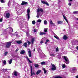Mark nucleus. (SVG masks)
Returning a JSON list of instances; mask_svg holds the SVG:
<instances>
[{
    "mask_svg": "<svg viewBox=\"0 0 78 78\" xmlns=\"http://www.w3.org/2000/svg\"><path fill=\"white\" fill-rule=\"evenodd\" d=\"M62 58L66 61V62H65V63L67 64H68L69 63V59L67 57L63 56Z\"/></svg>",
    "mask_w": 78,
    "mask_h": 78,
    "instance_id": "1",
    "label": "nucleus"
},
{
    "mask_svg": "<svg viewBox=\"0 0 78 78\" xmlns=\"http://www.w3.org/2000/svg\"><path fill=\"white\" fill-rule=\"evenodd\" d=\"M11 42H7L6 43L5 48H9V47L11 46Z\"/></svg>",
    "mask_w": 78,
    "mask_h": 78,
    "instance_id": "2",
    "label": "nucleus"
},
{
    "mask_svg": "<svg viewBox=\"0 0 78 78\" xmlns=\"http://www.w3.org/2000/svg\"><path fill=\"white\" fill-rule=\"evenodd\" d=\"M8 28L9 29V33L11 34L12 37L13 34H12V32L13 31V29L10 27H9Z\"/></svg>",
    "mask_w": 78,
    "mask_h": 78,
    "instance_id": "3",
    "label": "nucleus"
},
{
    "mask_svg": "<svg viewBox=\"0 0 78 78\" xmlns=\"http://www.w3.org/2000/svg\"><path fill=\"white\" fill-rule=\"evenodd\" d=\"M51 65L52 66V68L51 69V70H56V67L55 65L54 64H53L52 63H51Z\"/></svg>",
    "mask_w": 78,
    "mask_h": 78,
    "instance_id": "4",
    "label": "nucleus"
},
{
    "mask_svg": "<svg viewBox=\"0 0 78 78\" xmlns=\"http://www.w3.org/2000/svg\"><path fill=\"white\" fill-rule=\"evenodd\" d=\"M20 28H27H27H28V27L27 26H26V24H24V25H23L22 24V23H20Z\"/></svg>",
    "mask_w": 78,
    "mask_h": 78,
    "instance_id": "5",
    "label": "nucleus"
},
{
    "mask_svg": "<svg viewBox=\"0 0 78 78\" xmlns=\"http://www.w3.org/2000/svg\"><path fill=\"white\" fill-rule=\"evenodd\" d=\"M30 10L29 9H27V16L28 17V19L29 20L30 19Z\"/></svg>",
    "mask_w": 78,
    "mask_h": 78,
    "instance_id": "6",
    "label": "nucleus"
},
{
    "mask_svg": "<svg viewBox=\"0 0 78 78\" xmlns=\"http://www.w3.org/2000/svg\"><path fill=\"white\" fill-rule=\"evenodd\" d=\"M40 11H41V12H44L43 9H42L41 8H38L37 10V12H39Z\"/></svg>",
    "mask_w": 78,
    "mask_h": 78,
    "instance_id": "7",
    "label": "nucleus"
},
{
    "mask_svg": "<svg viewBox=\"0 0 78 78\" xmlns=\"http://www.w3.org/2000/svg\"><path fill=\"white\" fill-rule=\"evenodd\" d=\"M16 11H17L18 14H22V10H21V9H16Z\"/></svg>",
    "mask_w": 78,
    "mask_h": 78,
    "instance_id": "8",
    "label": "nucleus"
},
{
    "mask_svg": "<svg viewBox=\"0 0 78 78\" xmlns=\"http://www.w3.org/2000/svg\"><path fill=\"white\" fill-rule=\"evenodd\" d=\"M41 3H43V4H45L47 6H49V4H48V3L46 1L44 2V1H41Z\"/></svg>",
    "mask_w": 78,
    "mask_h": 78,
    "instance_id": "9",
    "label": "nucleus"
},
{
    "mask_svg": "<svg viewBox=\"0 0 78 78\" xmlns=\"http://www.w3.org/2000/svg\"><path fill=\"white\" fill-rule=\"evenodd\" d=\"M42 14H41V12H37V15L36 17H37V18H39V16H41Z\"/></svg>",
    "mask_w": 78,
    "mask_h": 78,
    "instance_id": "10",
    "label": "nucleus"
},
{
    "mask_svg": "<svg viewBox=\"0 0 78 78\" xmlns=\"http://www.w3.org/2000/svg\"><path fill=\"white\" fill-rule=\"evenodd\" d=\"M28 4V2H25V1H22V3L21 4V5H27Z\"/></svg>",
    "mask_w": 78,
    "mask_h": 78,
    "instance_id": "11",
    "label": "nucleus"
},
{
    "mask_svg": "<svg viewBox=\"0 0 78 78\" xmlns=\"http://www.w3.org/2000/svg\"><path fill=\"white\" fill-rule=\"evenodd\" d=\"M12 36H15L16 35V37H20V36L18 34H17V32H15L14 33V34H12Z\"/></svg>",
    "mask_w": 78,
    "mask_h": 78,
    "instance_id": "12",
    "label": "nucleus"
},
{
    "mask_svg": "<svg viewBox=\"0 0 78 78\" xmlns=\"http://www.w3.org/2000/svg\"><path fill=\"white\" fill-rule=\"evenodd\" d=\"M13 73H14V75L15 76H17V75H18V74H19V73H18V72H17L16 71H14L13 72Z\"/></svg>",
    "mask_w": 78,
    "mask_h": 78,
    "instance_id": "13",
    "label": "nucleus"
},
{
    "mask_svg": "<svg viewBox=\"0 0 78 78\" xmlns=\"http://www.w3.org/2000/svg\"><path fill=\"white\" fill-rule=\"evenodd\" d=\"M16 42L18 44H22V42L21 40L19 41H16Z\"/></svg>",
    "mask_w": 78,
    "mask_h": 78,
    "instance_id": "14",
    "label": "nucleus"
},
{
    "mask_svg": "<svg viewBox=\"0 0 78 78\" xmlns=\"http://www.w3.org/2000/svg\"><path fill=\"white\" fill-rule=\"evenodd\" d=\"M10 16V14L9 13H7L6 14V16L7 18H9Z\"/></svg>",
    "mask_w": 78,
    "mask_h": 78,
    "instance_id": "15",
    "label": "nucleus"
},
{
    "mask_svg": "<svg viewBox=\"0 0 78 78\" xmlns=\"http://www.w3.org/2000/svg\"><path fill=\"white\" fill-rule=\"evenodd\" d=\"M26 58H27V60L29 62H30V63L31 64L33 63V62L31 61V60H30V59H29V58H28V57L26 56Z\"/></svg>",
    "mask_w": 78,
    "mask_h": 78,
    "instance_id": "16",
    "label": "nucleus"
},
{
    "mask_svg": "<svg viewBox=\"0 0 78 78\" xmlns=\"http://www.w3.org/2000/svg\"><path fill=\"white\" fill-rule=\"evenodd\" d=\"M28 54L29 57H31V52L30 51H28Z\"/></svg>",
    "mask_w": 78,
    "mask_h": 78,
    "instance_id": "17",
    "label": "nucleus"
},
{
    "mask_svg": "<svg viewBox=\"0 0 78 78\" xmlns=\"http://www.w3.org/2000/svg\"><path fill=\"white\" fill-rule=\"evenodd\" d=\"M41 70H39L37 71L36 74L37 75H39V74L41 73Z\"/></svg>",
    "mask_w": 78,
    "mask_h": 78,
    "instance_id": "18",
    "label": "nucleus"
},
{
    "mask_svg": "<svg viewBox=\"0 0 78 78\" xmlns=\"http://www.w3.org/2000/svg\"><path fill=\"white\" fill-rule=\"evenodd\" d=\"M8 61L9 64H11L12 63V59H10V60H9Z\"/></svg>",
    "mask_w": 78,
    "mask_h": 78,
    "instance_id": "19",
    "label": "nucleus"
},
{
    "mask_svg": "<svg viewBox=\"0 0 78 78\" xmlns=\"http://www.w3.org/2000/svg\"><path fill=\"white\" fill-rule=\"evenodd\" d=\"M30 69L31 70V76H33V70H32V66H30Z\"/></svg>",
    "mask_w": 78,
    "mask_h": 78,
    "instance_id": "20",
    "label": "nucleus"
},
{
    "mask_svg": "<svg viewBox=\"0 0 78 78\" xmlns=\"http://www.w3.org/2000/svg\"><path fill=\"white\" fill-rule=\"evenodd\" d=\"M46 33L44 32H41L40 33V35L42 36V35H43V34H46Z\"/></svg>",
    "mask_w": 78,
    "mask_h": 78,
    "instance_id": "21",
    "label": "nucleus"
},
{
    "mask_svg": "<svg viewBox=\"0 0 78 78\" xmlns=\"http://www.w3.org/2000/svg\"><path fill=\"white\" fill-rule=\"evenodd\" d=\"M43 69L44 71V74H45L47 73V71H48L46 70V69H45V68H44Z\"/></svg>",
    "mask_w": 78,
    "mask_h": 78,
    "instance_id": "22",
    "label": "nucleus"
},
{
    "mask_svg": "<svg viewBox=\"0 0 78 78\" xmlns=\"http://www.w3.org/2000/svg\"><path fill=\"white\" fill-rule=\"evenodd\" d=\"M11 1H9V2L8 4V6H10V5H11Z\"/></svg>",
    "mask_w": 78,
    "mask_h": 78,
    "instance_id": "23",
    "label": "nucleus"
},
{
    "mask_svg": "<svg viewBox=\"0 0 78 78\" xmlns=\"http://www.w3.org/2000/svg\"><path fill=\"white\" fill-rule=\"evenodd\" d=\"M7 70H8L7 69H3L2 70V71L3 72H7Z\"/></svg>",
    "mask_w": 78,
    "mask_h": 78,
    "instance_id": "24",
    "label": "nucleus"
},
{
    "mask_svg": "<svg viewBox=\"0 0 78 78\" xmlns=\"http://www.w3.org/2000/svg\"><path fill=\"white\" fill-rule=\"evenodd\" d=\"M23 45L25 47H27V42H25L23 44Z\"/></svg>",
    "mask_w": 78,
    "mask_h": 78,
    "instance_id": "25",
    "label": "nucleus"
},
{
    "mask_svg": "<svg viewBox=\"0 0 78 78\" xmlns=\"http://www.w3.org/2000/svg\"><path fill=\"white\" fill-rule=\"evenodd\" d=\"M57 23L58 24H62V22L61 21H58Z\"/></svg>",
    "mask_w": 78,
    "mask_h": 78,
    "instance_id": "26",
    "label": "nucleus"
},
{
    "mask_svg": "<svg viewBox=\"0 0 78 78\" xmlns=\"http://www.w3.org/2000/svg\"><path fill=\"white\" fill-rule=\"evenodd\" d=\"M67 38H68L67 36L66 35H64V36H63L64 39H67Z\"/></svg>",
    "mask_w": 78,
    "mask_h": 78,
    "instance_id": "27",
    "label": "nucleus"
},
{
    "mask_svg": "<svg viewBox=\"0 0 78 78\" xmlns=\"http://www.w3.org/2000/svg\"><path fill=\"white\" fill-rule=\"evenodd\" d=\"M37 23H41V22H42V20L38 19L37 20Z\"/></svg>",
    "mask_w": 78,
    "mask_h": 78,
    "instance_id": "28",
    "label": "nucleus"
},
{
    "mask_svg": "<svg viewBox=\"0 0 78 78\" xmlns=\"http://www.w3.org/2000/svg\"><path fill=\"white\" fill-rule=\"evenodd\" d=\"M25 51L23 50V51H21L20 52V53L21 54H24L25 53Z\"/></svg>",
    "mask_w": 78,
    "mask_h": 78,
    "instance_id": "29",
    "label": "nucleus"
},
{
    "mask_svg": "<svg viewBox=\"0 0 78 78\" xmlns=\"http://www.w3.org/2000/svg\"><path fill=\"white\" fill-rule=\"evenodd\" d=\"M74 14H78V11H74L73 12Z\"/></svg>",
    "mask_w": 78,
    "mask_h": 78,
    "instance_id": "30",
    "label": "nucleus"
},
{
    "mask_svg": "<svg viewBox=\"0 0 78 78\" xmlns=\"http://www.w3.org/2000/svg\"><path fill=\"white\" fill-rule=\"evenodd\" d=\"M35 40L34 39H32L31 41V42L32 44H34V42Z\"/></svg>",
    "mask_w": 78,
    "mask_h": 78,
    "instance_id": "31",
    "label": "nucleus"
},
{
    "mask_svg": "<svg viewBox=\"0 0 78 78\" xmlns=\"http://www.w3.org/2000/svg\"><path fill=\"white\" fill-rule=\"evenodd\" d=\"M44 25H47V20H45L44 21Z\"/></svg>",
    "mask_w": 78,
    "mask_h": 78,
    "instance_id": "32",
    "label": "nucleus"
},
{
    "mask_svg": "<svg viewBox=\"0 0 78 78\" xmlns=\"http://www.w3.org/2000/svg\"><path fill=\"white\" fill-rule=\"evenodd\" d=\"M34 66H35L36 68L38 67H39V65L37 64H35L34 65Z\"/></svg>",
    "mask_w": 78,
    "mask_h": 78,
    "instance_id": "33",
    "label": "nucleus"
},
{
    "mask_svg": "<svg viewBox=\"0 0 78 78\" xmlns=\"http://www.w3.org/2000/svg\"><path fill=\"white\" fill-rule=\"evenodd\" d=\"M48 30V29L47 28H45L44 30V32H45L46 33V32H47V30Z\"/></svg>",
    "mask_w": 78,
    "mask_h": 78,
    "instance_id": "34",
    "label": "nucleus"
},
{
    "mask_svg": "<svg viewBox=\"0 0 78 78\" xmlns=\"http://www.w3.org/2000/svg\"><path fill=\"white\" fill-rule=\"evenodd\" d=\"M54 37L55 39H59V37L58 36L55 35L54 36Z\"/></svg>",
    "mask_w": 78,
    "mask_h": 78,
    "instance_id": "35",
    "label": "nucleus"
},
{
    "mask_svg": "<svg viewBox=\"0 0 78 78\" xmlns=\"http://www.w3.org/2000/svg\"><path fill=\"white\" fill-rule=\"evenodd\" d=\"M2 62H3V63L4 65H6V60H4L3 61H2Z\"/></svg>",
    "mask_w": 78,
    "mask_h": 78,
    "instance_id": "36",
    "label": "nucleus"
},
{
    "mask_svg": "<svg viewBox=\"0 0 78 78\" xmlns=\"http://www.w3.org/2000/svg\"><path fill=\"white\" fill-rule=\"evenodd\" d=\"M32 23L33 25H35V24H36V22L34 20V21H32Z\"/></svg>",
    "mask_w": 78,
    "mask_h": 78,
    "instance_id": "37",
    "label": "nucleus"
},
{
    "mask_svg": "<svg viewBox=\"0 0 78 78\" xmlns=\"http://www.w3.org/2000/svg\"><path fill=\"white\" fill-rule=\"evenodd\" d=\"M50 42V41L48 40H47L46 41V42H45V44H47V42Z\"/></svg>",
    "mask_w": 78,
    "mask_h": 78,
    "instance_id": "38",
    "label": "nucleus"
},
{
    "mask_svg": "<svg viewBox=\"0 0 78 78\" xmlns=\"http://www.w3.org/2000/svg\"><path fill=\"white\" fill-rule=\"evenodd\" d=\"M62 66L63 68H65L66 67V65L63 64H62Z\"/></svg>",
    "mask_w": 78,
    "mask_h": 78,
    "instance_id": "39",
    "label": "nucleus"
},
{
    "mask_svg": "<svg viewBox=\"0 0 78 78\" xmlns=\"http://www.w3.org/2000/svg\"><path fill=\"white\" fill-rule=\"evenodd\" d=\"M0 2H1V3H5V1H4V0H0Z\"/></svg>",
    "mask_w": 78,
    "mask_h": 78,
    "instance_id": "40",
    "label": "nucleus"
},
{
    "mask_svg": "<svg viewBox=\"0 0 78 78\" xmlns=\"http://www.w3.org/2000/svg\"><path fill=\"white\" fill-rule=\"evenodd\" d=\"M37 30L36 29H35L34 30V33H36V32H37Z\"/></svg>",
    "mask_w": 78,
    "mask_h": 78,
    "instance_id": "41",
    "label": "nucleus"
},
{
    "mask_svg": "<svg viewBox=\"0 0 78 78\" xmlns=\"http://www.w3.org/2000/svg\"><path fill=\"white\" fill-rule=\"evenodd\" d=\"M27 43L28 44V45H30L31 44V42L29 41H27Z\"/></svg>",
    "mask_w": 78,
    "mask_h": 78,
    "instance_id": "42",
    "label": "nucleus"
},
{
    "mask_svg": "<svg viewBox=\"0 0 78 78\" xmlns=\"http://www.w3.org/2000/svg\"><path fill=\"white\" fill-rule=\"evenodd\" d=\"M41 65H43V64H45V62H43L41 63Z\"/></svg>",
    "mask_w": 78,
    "mask_h": 78,
    "instance_id": "43",
    "label": "nucleus"
},
{
    "mask_svg": "<svg viewBox=\"0 0 78 78\" xmlns=\"http://www.w3.org/2000/svg\"><path fill=\"white\" fill-rule=\"evenodd\" d=\"M37 50L38 51H41V49H40V48H37Z\"/></svg>",
    "mask_w": 78,
    "mask_h": 78,
    "instance_id": "44",
    "label": "nucleus"
},
{
    "mask_svg": "<svg viewBox=\"0 0 78 78\" xmlns=\"http://www.w3.org/2000/svg\"><path fill=\"white\" fill-rule=\"evenodd\" d=\"M63 18L64 19H65V20L67 19V18H66V16H64V15H63Z\"/></svg>",
    "mask_w": 78,
    "mask_h": 78,
    "instance_id": "45",
    "label": "nucleus"
},
{
    "mask_svg": "<svg viewBox=\"0 0 78 78\" xmlns=\"http://www.w3.org/2000/svg\"><path fill=\"white\" fill-rule=\"evenodd\" d=\"M59 51V48H58V47H57L56 49V51Z\"/></svg>",
    "mask_w": 78,
    "mask_h": 78,
    "instance_id": "46",
    "label": "nucleus"
},
{
    "mask_svg": "<svg viewBox=\"0 0 78 78\" xmlns=\"http://www.w3.org/2000/svg\"><path fill=\"white\" fill-rule=\"evenodd\" d=\"M26 34L27 36H29V35H30V34H29V32H27Z\"/></svg>",
    "mask_w": 78,
    "mask_h": 78,
    "instance_id": "47",
    "label": "nucleus"
},
{
    "mask_svg": "<svg viewBox=\"0 0 78 78\" xmlns=\"http://www.w3.org/2000/svg\"><path fill=\"white\" fill-rule=\"evenodd\" d=\"M55 54H50V56H55Z\"/></svg>",
    "mask_w": 78,
    "mask_h": 78,
    "instance_id": "48",
    "label": "nucleus"
},
{
    "mask_svg": "<svg viewBox=\"0 0 78 78\" xmlns=\"http://www.w3.org/2000/svg\"><path fill=\"white\" fill-rule=\"evenodd\" d=\"M75 70H76L75 68H72V69L71 70H72L73 71H75Z\"/></svg>",
    "mask_w": 78,
    "mask_h": 78,
    "instance_id": "49",
    "label": "nucleus"
},
{
    "mask_svg": "<svg viewBox=\"0 0 78 78\" xmlns=\"http://www.w3.org/2000/svg\"><path fill=\"white\" fill-rule=\"evenodd\" d=\"M50 24H53V22H52L51 20H50Z\"/></svg>",
    "mask_w": 78,
    "mask_h": 78,
    "instance_id": "50",
    "label": "nucleus"
},
{
    "mask_svg": "<svg viewBox=\"0 0 78 78\" xmlns=\"http://www.w3.org/2000/svg\"><path fill=\"white\" fill-rule=\"evenodd\" d=\"M71 73H75V71H71Z\"/></svg>",
    "mask_w": 78,
    "mask_h": 78,
    "instance_id": "51",
    "label": "nucleus"
},
{
    "mask_svg": "<svg viewBox=\"0 0 78 78\" xmlns=\"http://www.w3.org/2000/svg\"><path fill=\"white\" fill-rule=\"evenodd\" d=\"M6 33V32H5L3 31V34H1V35H3V34H6V33Z\"/></svg>",
    "mask_w": 78,
    "mask_h": 78,
    "instance_id": "52",
    "label": "nucleus"
},
{
    "mask_svg": "<svg viewBox=\"0 0 78 78\" xmlns=\"http://www.w3.org/2000/svg\"><path fill=\"white\" fill-rule=\"evenodd\" d=\"M43 43H44V41H43L41 40L40 42V43L43 44Z\"/></svg>",
    "mask_w": 78,
    "mask_h": 78,
    "instance_id": "53",
    "label": "nucleus"
},
{
    "mask_svg": "<svg viewBox=\"0 0 78 78\" xmlns=\"http://www.w3.org/2000/svg\"><path fill=\"white\" fill-rule=\"evenodd\" d=\"M3 20V19L2 18L0 19V22H2Z\"/></svg>",
    "mask_w": 78,
    "mask_h": 78,
    "instance_id": "54",
    "label": "nucleus"
},
{
    "mask_svg": "<svg viewBox=\"0 0 78 78\" xmlns=\"http://www.w3.org/2000/svg\"><path fill=\"white\" fill-rule=\"evenodd\" d=\"M68 5L69 6H71L72 5V4H71V3H69L68 4Z\"/></svg>",
    "mask_w": 78,
    "mask_h": 78,
    "instance_id": "55",
    "label": "nucleus"
},
{
    "mask_svg": "<svg viewBox=\"0 0 78 78\" xmlns=\"http://www.w3.org/2000/svg\"><path fill=\"white\" fill-rule=\"evenodd\" d=\"M7 54H8V52H6L5 53V55H7Z\"/></svg>",
    "mask_w": 78,
    "mask_h": 78,
    "instance_id": "56",
    "label": "nucleus"
},
{
    "mask_svg": "<svg viewBox=\"0 0 78 78\" xmlns=\"http://www.w3.org/2000/svg\"><path fill=\"white\" fill-rule=\"evenodd\" d=\"M37 27H38V28H39V25H40V24H37Z\"/></svg>",
    "mask_w": 78,
    "mask_h": 78,
    "instance_id": "57",
    "label": "nucleus"
},
{
    "mask_svg": "<svg viewBox=\"0 0 78 78\" xmlns=\"http://www.w3.org/2000/svg\"><path fill=\"white\" fill-rule=\"evenodd\" d=\"M42 39H47V38L46 37H44V38H42Z\"/></svg>",
    "mask_w": 78,
    "mask_h": 78,
    "instance_id": "58",
    "label": "nucleus"
},
{
    "mask_svg": "<svg viewBox=\"0 0 78 78\" xmlns=\"http://www.w3.org/2000/svg\"><path fill=\"white\" fill-rule=\"evenodd\" d=\"M18 50H19V49H16V50H15L16 52H17V51H18Z\"/></svg>",
    "mask_w": 78,
    "mask_h": 78,
    "instance_id": "59",
    "label": "nucleus"
},
{
    "mask_svg": "<svg viewBox=\"0 0 78 78\" xmlns=\"http://www.w3.org/2000/svg\"><path fill=\"white\" fill-rule=\"evenodd\" d=\"M65 20L66 21V22H67V23H68V20H67V19H66V20Z\"/></svg>",
    "mask_w": 78,
    "mask_h": 78,
    "instance_id": "60",
    "label": "nucleus"
},
{
    "mask_svg": "<svg viewBox=\"0 0 78 78\" xmlns=\"http://www.w3.org/2000/svg\"><path fill=\"white\" fill-rule=\"evenodd\" d=\"M52 25L53 26H54V25H55V23H52Z\"/></svg>",
    "mask_w": 78,
    "mask_h": 78,
    "instance_id": "61",
    "label": "nucleus"
},
{
    "mask_svg": "<svg viewBox=\"0 0 78 78\" xmlns=\"http://www.w3.org/2000/svg\"><path fill=\"white\" fill-rule=\"evenodd\" d=\"M76 78H78V75H77V76H76Z\"/></svg>",
    "mask_w": 78,
    "mask_h": 78,
    "instance_id": "62",
    "label": "nucleus"
},
{
    "mask_svg": "<svg viewBox=\"0 0 78 78\" xmlns=\"http://www.w3.org/2000/svg\"><path fill=\"white\" fill-rule=\"evenodd\" d=\"M76 49H77V50H78V46L77 47Z\"/></svg>",
    "mask_w": 78,
    "mask_h": 78,
    "instance_id": "63",
    "label": "nucleus"
},
{
    "mask_svg": "<svg viewBox=\"0 0 78 78\" xmlns=\"http://www.w3.org/2000/svg\"><path fill=\"white\" fill-rule=\"evenodd\" d=\"M75 42H76V43H78V41H75Z\"/></svg>",
    "mask_w": 78,
    "mask_h": 78,
    "instance_id": "64",
    "label": "nucleus"
}]
</instances>
